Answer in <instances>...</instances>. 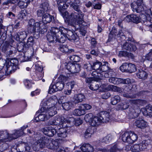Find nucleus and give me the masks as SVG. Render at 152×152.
<instances>
[{
  "label": "nucleus",
  "instance_id": "f257e3e1",
  "mask_svg": "<svg viewBox=\"0 0 152 152\" xmlns=\"http://www.w3.org/2000/svg\"><path fill=\"white\" fill-rule=\"evenodd\" d=\"M66 30L64 27H60L59 28L56 27H53L51 31L48 33L47 37L49 42L54 43L56 41L63 43L66 39V37L61 35L62 32L65 33Z\"/></svg>",
  "mask_w": 152,
  "mask_h": 152
},
{
  "label": "nucleus",
  "instance_id": "f03ea898",
  "mask_svg": "<svg viewBox=\"0 0 152 152\" xmlns=\"http://www.w3.org/2000/svg\"><path fill=\"white\" fill-rule=\"evenodd\" d=\"M18 61L17 59H12L6 63L5 66H4V64L2 66L0 65L1 67V69H2L3 71H5V73H11L14 72L18 68Z\"/></svg>",
  "mask_w": 152,
  "mask_h": 152
},
{
  "label": "nucleus",
  "instance_id": "7ed1b4c3",
  "mask_svg": "<svg viewBox=\"0 0 152 152\" xmlns=\"http://www.w3.org/2000/svg\"><path fill=\"white\" fill-rule=\"evenodd\" d=\"M28 31L31 33H34L36 29H40V23L39 22H35L34 20L31 19L28 21Z\"/></svg>",
  "mask_w": 152,
  "mask_h": 152
},
{
  "label": "nucleus",
  "instance_id": "20e7f679",
  "mask_svg": "<svg viewBox=\"0 0 152 152\" xmlns=\"http://www.w3.org/2000/svg\"><path fill=\"white\" fill-rule=\"evenodd\" d=\"M83 15L82 14L81 12V13H80L77 11L72 12L69 17L70 18H71V20H72L73 22L75 23L77 21L78 24H80L83 21Z\"/></svg>",
  "mask_w": 152,
  "mask_h": 152
},
{
  "label": "nucleus",
  "instance_id": "39448f33",
  "mask_svg": "<svg viewBox=\"0 0 152 152\" xmlns=\"http://www.w3.org/2000/svg\"><path fill=\"white\" fill-rule=\"evenodd\" d=\"M46 110L45 107H41L39 110L41 113L35 117V120L36 121H45L49 118L48 114L45 112Z\"/></svg>",
  "mask_w": 152,
  "mask_h": 152
},
{
  "label": "nucleus",
  "instance_id": "423d86ee",
  "mask_svg": "<svg viewBox=\"0 0 152 152\" xmlns=\"http://www.w3.org/2000/svg\"><path fill=\"white\" fill-rule=\"evenodd\" d=\"M63 117L56 116L53 119L50 120L47 124L48 125H61L63 126H64L65 120Z\"/></svg>",
  "mask_w": 152,
  "mask_h": 152
},
{
  "label": "nucleus",
  "instance_id": "0eeeda50",
  "mask_svg": "<svg viewBox=\"0 0 152 152\" xmlns=\"http://www.w3.org/2000/svg\"><path fill=\"white\" fill-rule=\"evenodd\" d=\"M64 86V83L60 82H57L55 85H51L49 87L48 93L50 94L62 90Z\"/></svg>",
  "mask_w": 152,
  "mask_h": 152
},
{
  "label": "nucleus",
  "instance_id": "6e6552de",
  "mask_svg": "<svg viewBox=\"0 0 152 152\" xmlns=\"http://www.w3.org/2000/svg\"><path fill=\"white\" fill-rule=\"evenodd\" d=\"M66 68L69 71L72 73H78L80 70V66L77 64L68 63L66 65Z\"/></svg>",
  "mask_w": 152,
  "mask_h": 152
},
{
  "label": "nucleus",
  "instance_id": "1a4fd4ad",
  "mask_svg": "<svg viewBox=\"0 0 152 152\" xmlns=\"http://www.w3.org/2000/svg\"><path fill=\"white\" fill-rule=\"evenodd\" d=\"M131 7L134 12L137 13H140L145 10L146 7L144 4H138L135 2H134L131 4Z\"/></svg>",
  "mask_w": 152,
  "mask_h": 152
},
{
  "label": "nucleus",
  "instance_id": "9d476101",
  "mask_svg": "<svg viewBox=\"0 0 152 152\" xmlns=\"http://www.w3.org/2000/svg\"><path fill=\"white\" fill-rule=\"evenodd\" d=\"M64 29L66 30L65 33H64L62 32L61 35H63L66 37L65 41L67 38L70 40H75L76 39L77 36L75 34L74 32L70 30H68L67 29L64 28Z\"/></svg>",
  "mask_w": 152,
  "mask_h": 152
},
{
  "label": "nucleus",
  "instance_id": "9b49d317",
  "mask_svg": "<svg viewBox=\"0 0 152 152\" xmlns=\"http://www.w3.org/2000/svg\"><path fill=\"white\" fill-rule=\"evenodd\" d=\"M43 133L49 137H52L56 134V130L52 126L45 127L43 129Z\"/></svg>",
  "mask_w": 152,
  "mask_h": 152
},
{
  "label": "nucleus",
  "instance_id": "f8f14e48",
  "mask_svg": "<svg viewBox=\"0 0 152 152\" xmlns=\"http://www.w3.org/2000/svg\"><path fill=\"white\" fill-rule=\"evenodd\" d=\"M27 37V33L26 31L20 30L15 34L14 37L18 41H23Z\"/></svg>",
  "mask_w": 152,
  "mask_h": 152
},
{
  "label": "nucleus",
  "instance_id": "ddd939ff",
  "mask_svg": "<svg viewBox=\"0 0 152 152\" xmlns=\"http://www.w3.org/2000/svg\"><path fill=\"white\" fill-rule=\"evenodd\" d=\"M125 20L128 22H132L135 23H138L140 22V18L135 15H127Z\"/></svg>",
  "mask_w": 152,
  "mask_h": 152
},
{
  "label": "nucleus",
  "instance_id": "4468645a",
  "mask_svg": "<svg viewBox=\"0 0 152 152\" xmlns=\"http://www.w3.org/2000/svg\"><path fill=\"white\" fill-rule=\"evenodd\" d=\"M102 121L98 115L97 116H94L90 121V124L93 126H97L102 123Z\"/></svg>",
  "mask_w": 152,
  "mask_h": 152
},
{
  "label": "nucleus",
  "instance_id": "2eb2a0df",
  "mask_svg": "<svg viewBox=\"0 0 152 152\" xmlns=\"http://www.w3.org/2000/svg\"><path fill=\"white\" fill-rule=\"evenodd\" d=\"M99 115L102 122L107 123L108 122L110 119V116L109 112L106 111H101Z\"/></svg>",
  "mask_w": 152,
  "mask_h": 152
},
{
  "label": "nucleus",
  "instance_id": "dca6fc26",
  "mask_svg": "<svg viewBox=\"0 0 152 152\" xmlns=\"http://www.w3.org/2000/svg\"><path fill=\"white\" fill-rule=\"evenodd\" d=\"M122 48V49L125 50L129 51H134L136 49V47L135 45L127 42H126L123 45Z\"/></svg>",
  "mask_w": 152,
  "mask_h": 152
},
{
  "label": "nucleus",
  "instance_id": "f3484780",
  "mask_svg": "<svg viewBox=\"0 0 152 152\" xmlns=\"http://www.w3.org/2000/svg\"><path fill=\"white\" fill-rule=\"evenodd\" d=\"M53 106L51 107H45L46 110L45 112L48 114V116L50 118L51 117H52L56 114L57 112L56 111V108L54 104H52Z\"/></svg>",
  "mask_w": 152,
  "mask_h": 152
},
{
  "label": "nucleus",
  "instance_id": "a211bd4d",
  "mask_svg": "<svg viewBox=\"0 0 152 152\" xmlns=\"http://www.w3.org/2000/svg\"><path fill=\"white\" fill-rule=\"evenodd\" d=\"M134 124L137 127L141 129L145 128L147 125V123L141 118H139L136 121Z\"/></svg>",
  "mask_w": 152,
  "mask_h": 152
},
{
  "label": "nucleus",
  "instance_id": "6ab92c4d",
  "mask_svg": "<svg viewBox=\"0 0 152 152\" xmlns=\"http://www.w3.org/2000/svg\"><path fill=\"white\" fill-rule=\"evenodd\" d=\"M58 8L60 12L62 13L64 10H65L68 7V5L65 4L64 1L61 0H57Z\"/></svg>",
  "mask_w": 152,
  "mask_h": 152
},
{
  "label": "nucleus",
  "instance_id": "aec40b11",
  "mask_svg": "<svg viewBox=\"0 0 152 152\" xmlns=\"http://www.w3.org/2000/svg\"><path fill=\"white\" fill-rule=\"evenodd\" d=\"M146 15H143L142 17L144 22L149 21L152 23V14L151 9H149L146 12Z\"/></svg>",
  "mask_w": 152,
  "mask_h": 152
},
{
  "label": "nucleus",
  "instance_id": "412c9836",
  "mask_svg": "<svg viewBox=\"0 0 152 152\" xmlns=\"http://www.w3.org/2000/svg\"><path fill=\"white\" fill-rule=\"evenodd\" d=\"M17 50L15 47H13L11 45H8V48L5 54L8 57H11L16 52Z\"/></svg>",
  "mask_w": 152,
  "mask_h": 152
},
{
  "label": "nucleus",
  "instance_id": "4be33fe9",
  "mask_svg": "<svg viewBox=\"0 0 152 152\" xmlns=\"http://www.w3.org/2000/svg\"><path fill=\"white\" fill-rule=\"evenodd\" d=\"M3 17L0 15V35L1 34V33H3L2 37L5 38L7 36V28L3 26L2 24L3 22Z\"/></svg>",
  "mask_w": 152,
  "mask_h": 152
},
{
  "label": "nucleus",
  "instance_id": "5701e85b",
  "mask_svg": "<svg viewBox=\"0 0 152 152\" xmlns=\"http://www.w3.org/2000/svg\"><path fill=\"white\" fill-rule=\"evenodd\" d=\"M83 152H92L94 151L93 148L89 144H84L80 147Z\"/></svg>",
  "mask_w": 152,
  "mask_h": 152
},
{
  "label": "nucleus",
  "instance_id": "b1692460",
  "mask_svg": "<svg viewBox=\"0 0 152 152\" xmlns=\"http://www.w3.org/2000/svg\"><path fill=\"white\" fill-rule=\"evenodd\" d=\"M54 19L53 16L50 15L49 13H46L42 17V21L44 24H47L50 23Z\"/></svg>",
  "mask_w": 152,
  "mask_h": 152
},
{
  "label": "nucleus",
  "instance_id": "393cba45",
  "mask_svg": "<svg viewBox=\"0 0 152 152\" xmlns=\"http://www.w3.org/2000/svg\"><path fill=\"white\" fill-rule=\"evenodd\" d=\"M56 133L58 137L64 138L66 137V129L63 128L59 129L56 131Z\"/></svg>",
  "mask_w": 152,
  "mask_h": 152
},
{
  "label": "nucleus",
  "instance_id": "a878e982",
  "mask_svg": "<svg viewBox=\"0 0 152 152\" xmlns=\"http://www.w3.org/2000/svg\"><path fill=\"white\" fill-rule=\"evenodd\" d=\"M85 99L84 95L81 94L75 95L74 97V102L75 104L81 102Z\"/></svg>",
  "mask_w": 152,
  "mask_h": 152
},
{
  "label": "nucleus",
  "instance_id": "bb28decb",
  "mask_svg": "<svg viewBox=\"0 0 152 152\" xmlns=\"http://www.w3.org/2000/svg\"><path fill=\"white\" fill-rule=\"evenodd\" d=\"M31 0H21L18 4V6L21 9L26 8L30 4Z\"/></svg>",
  "mask_w": 152,
  "mask_h": 152
},
{
  "label": "nucleus",
  "instance_id": "cd10ccee",
  "mask_svg": "<svg viewBox=\"0 0 152 152\" xmlns=\"http://www.w3.org/2000/svg\"><path fill=\"white\" fill-rule=\"evenodd\" d=\"M136 75L138 78L144 80L147 78L148 74L142 70H139L138 72L136 73Z\"/></svg>",
  "mask_w": 152,
  "mask_h": 152
},
{
  "label": "nucleus",
  "instance_id": "c85d7f7f",
  "mask_svg": "<svg viewBox=\"0 0 152 152\" xmlns=\"http://www.w3.org/2000/svg\"><path fill=\"white\" fill-rule=\"evenodd\" d=\"M0 137L1 142H5L9 138V133L7 130L0 131Z\"/></svg>",
  "mask_w": 152,
  "mask_h": 152
},
{
  "label": "nucleus",
  "instance_id": "c756f323",
  "mask_svg": "<svg viewBox=\"0 0 152 152\" xmlns=\"http://www.w3.org/2000/svg\"><path fill=\"white\" fill-rule=\"evenodd\" d=\"M129 143L131 144L134 143L137 140L138 138L137 135L134 132H129Z\"/></svg>",
  "mask_w": 152,
  "mask_h": 152
},
{
  "label": "nucleus",
  "instance_id": "7c9ffc66",
  "mask_svg": "<svg viewBox=\"0 0 152 152\" xmlns=\"http://www.w3.org/2000/svg\"><path fill=\"white\" fill-rule=\"evenodd\" d=\"M102 64V63L101 62L99 61L98 60H96L93 62L92 65V69L99 72L101 66Z\"/></svg>",
  "mask_w": 152,
  "mask_h": 152
},
{
  "label": "nucleus",
  "instance_id": "2f4dec72",
  "mask_svg": "<svg viewBox=\"0 0 152 152\" xmlns=\"http://www.w3.org/2000/svg\"><path fill=\"white\" fill-rule=\"evenodd\" d=\"M103 64L101 66V67L99 70V72L102 73L104 72H106L109 69V67L108 66L109 64L107 62H104Z\"/></svg>",
  "mask_w": 152,
  "mask_h": 152
},
{
  "label": "nucleus",
  "instance_id": "473e14b6",
  "mask_svg": "<svg viewBox=\"0 0 152 152\" xmlns=\"http://www.w3.org/2000/svg\"><path fill=\"white\" fill-rule=\"evenodd\" d=\"M58 49L61 52L65 53H69L73 51L72 49H69L68 46L66 45H61L58 48Z\"/></svg>",
  "mask_w": 152,
  "mask_h": 152
},
{
  "label": "nucleus",
  "instance_id": "72a5a7b5",
  "mask_svg": "<svg viewBox=\"0 0 152 152\" xmlns=\"http://www.w3.org/2000/svg\"><path fill=\"white\" fill-rule=\"evenodd\" d=\"M85 113V111L83 109H81V106L79 107V109L75 110L73 112V114L76 116H81L84 115Z\"/></svg>",
  "mask_w": 152,
  "mask_h": 152
},
{
  "label": "nucleus",
  "instance_id": "f704fd0d",
  "mask_svg": "<svg viewBox=\"0 0 152 152\" xmlns=\"http://www.w3.org/2000/svg\"><path fill=\"white\" fill-rule=\"evenodd\" d=\"M149 144V140H143L141 143L139 144L140 148V151H143L146 149Z\"/></svg>",
  "mask_w": 152,
  "mask_h": 152
},
{
  "label": "nucleus",
  "instance_id": "c9c22d12",
  "mask_svg": "<svg viewBox=\"0 0 152 152\" xmlns=\"http://www.w3.org/2000/svg\"><path fill=\"white\" fill-rule=\"evenodd\" d=\"M50 149H55L57 150L59 149V144L57 140H54L52 139L51 143L50 145Z\"/></svg>",
  "mask_w": 152,
  "mask_h": 152
},
{
  "label": "nucleus",
  "instance_id": "e433bc0d",
  "mask_svg": "<svg viewBox=\"0 0 152 152\" xmlns=\"http://www.w3.org/2000/svg\"><path fill=\"white\" fill-rule=\"evenodd\" d=\"M22 134V132L20 130H16L14 134L9 135V137H10L12 139H15L21 136Z\"/></svg>",
  "mask_w": 152,
  "mask_h": 152
},
{
  "label": "nucleus",
  "instance_id": "4c0bfd02",
  "mask_svg": "<svg viewBox=\"0 0 152 152\" xmlns=\"http://www.w3.org/2000/svg\"><path fill=\"white\" fill-rule=\"evenodd\" d=\"M94 129L92 127H89L87 129L85 133V137L86 138H88L91 137V135L93 134Z\"/></svg>",
  "mask_w": 152,
  "mask_h": 152
},
{
  "label": "nucleus",
  "instance_id": "58836bf2",
  "mask_svg": "<svg viewBox=\"0 0 152 152\" xmlns=\"http://www.w3.org/2000/svg\"><path fill=\"white\" fill-rule=\"evenodd\" d=\"M120 101V98L118 95L115 96L111 99V103L113 105H116Z\"/></svg>",
  "mask_w": 152,
  "mask_h": 152
},
{
  "label": "nucleus",
  "instance_id": "ea45409f",
  "mask_svg": "<svg viewBox=\"0 0 152 152\" xmlns=\"http://www.w3.org/2000/svg\"><path fill=\"white\" fill-rule=\"evenodd\" d=\"M34 39L32 37H29L25 45L26 48H28L29 47L32 46L34 44Z\"/></svg>",
  "mask_w": 152,
  "mask_h": 152
},
{
  "label": "nucleus",
  "instance_id": "a19ab883",
  "mask_svg": "<svg viewBox=\"0 0 152 152\" xmlns=\"http://www.w3.org/2000/svg\"><path fill=\"white\" fill-rule=\"evenodd\" d=\"M122 139L124 142H127L129 143V132H126L123 134L122 136Z\"/></svg>",
  "mask_w": 152,
  "mask_h": 152
},
{
  "label": "nucleus",
  "instance_id": "79ce46f5",
  "mask_svg": "<svg viewBox=\"0 0 152 152\" xmlns=\"http://www.w3.org/2000/svg\"><path fill=\"white\" fill-rule=\"evenodd\" d=\"M40 8L47 12L49 8L48 2L47 1H45L41 4L40 6Z\"/></svg>",
  "mask_w": 152,
  "mask_h": 152
},
{
  "label": "nucleus",
  "instance_id": "37998d69",
  "mask_svg": "<svg viewBox=\"0 0 152 152\" xmlns=\"http://www.w3.org/2000/svg\"><path fill=\"white\" fill-rule=\"evenodd\" d=\"M62 106L64 109L68 110L72 107V104L71 102H68L63 103Z\"/></svg>",
  "mask_w": 152,
  "mask_h": 152
},
{
  "label": "nucleus",
  "instance_id": "c03bdc74",
  "mask_svg": "<svg viewBox=\"0 0 152 152\" xmlns=\"http://www.w3.org/2000/svg\"><path fill=\"white\" fill-rule=\"evenodd\" d=\"M129 64L127 63H124L120 67V69L122 72H128Z\"/></svg>",
  "mask_w": 152,
  "mask_h": 152
},
{
  "label": "nucleus",
  "instance_id": "a18cd8bd",
  "mask_svg": "<svg viewBox=\"0 0 152 152\" xmlns=\"http://www.w3.org/2000/svg\"><path fill=\"white\" fill-rule=\"evenodd\" d=\"M26 44L24 42L19 43L17 46V50L19 52H23L24 51Z\"/></svg>",
  "mask_w": 152,
  "mask_h": 152
},
{
  "label": "nucleus",
  "instance_id": "49530a36",
  "mask_svg": "<svg viewBox=\"0 0 152 152\" xmlns=\"http://www.w3.org/2000/svg\"><path fill=\"white\" fill-rule=\"evenodd\" d=\"M129 66L128 72L132 73L136 71V67L134 64H129Z\"/></svg>",
  "mask_w": 152,
  "mask_h": 152
},
{
  "label": "nucleus",
  "instance_id": "de8ad7c7",
  "mask_svg": "<svg viewBox=\"0 0 152 152\" xmlns=\"http://www.w3.org/2000/svg\"><path fill=\"white\" fill-rule=\"evenodd\" d=\"M130 149L132 152L140 151V148L139 144H135L131 146Z\"/></svg>",
  "mask_w": 152,
  "mask_h": 152
},
{
  "label": "nucleus",
  "instance_id": "09e8293b",
  "mask_svg": "<svg viewBox=\"0 0 152 152\" xmlns=\"http://www.w3.org/2000/svg\"><path fill=\"white\" fill-rule=\"evenodd\" d=\"M99 88V86L98 84L95 82L92 83L89 86V88L92 90L96 91L98 90Z\"/></svg>",
  "mask_w": 152,
  "mask_h": 152
},
{
  "label": "nucleus",
  "instance_id": "8fccbe9b",
  "mask_svg": "<svg viewBox=\"0 0 152 152\" xmlns=\"http://www.w3.org/2000/svg\"><path fill=\"white\" fill-rule=\"evenodd\" d=\"M110 152H119L120 149L116 144H114L111 147L110 149Z\"/></svg>",
  "mask_w": 152,
  "mask_h": 152
},
{
  "label": "nucleus",
  "instance_id": "3c124183",
  "mask_svg": "<svg viewBox=\"0 0 152 152\" xmlns=\"http://www.w3.org/2000/svg\"><path fill=\"white\" fill-rule=\"evenodd\" d=\"M35 69L36 70L39 72L42 71L43 68L42 67L40 61H39L37 62L35 64Z\"/></svg>",
  "mask_w": 152,
  "mask_h": 152
},
{
  "label": "nucleus",
  "instance_id": "603ef678",
  "mask_svg": "<svg viewBox=\"0 0 152 152\" xmlns=\"http://www.w3.org/2000/svg\"><path fill=\"white\" fill-rule=\"evenodd\" d=\"M104 77L106 78H110V77L113 74V71L112 69H109V70H107L106 72L104 73Z\"/></svg>",
  "mask_w": 152,
  "mask_h": 152
},
{
  "label": "nucleus",
  "instance_id": "864d4df0",
  "mask_svg": "<svg viewBox=\"0 0 152 152\" xmlns=\"http://www.w3.org/2000/svg\"><path fill=\"white\" fill-rule=\"evenodd\" d=\"M83 67L84 68L86 69L87 71H91L92 69V65L89 62L86 63L84 64Z\"/></svg>",
  "mask_w": 152,
  "mask_h": 152
},
{
  "label": "nucleus",
  "instance_id": "5fc2aeb1",
  "mask_svg": "<svg viewBox=\"0 0 152 152\" xmlns=\"http://www.w3.org/2000/svg\"><path fill=\"white\" fill-rule=\"evenodd\" d=\"M112 136L110 134H108L106 137H104L102 140V142L108 143L112 139Z\"/></svg>",
  "mask_w": 152,
  "mask_h": 152
},
{
  "label": "nucleus",
  "instance_id": "6e6d98bb",
  "mask_svg": "<svg viewBox=\"0 0 152 152\" xmlns=\"http://www.w3.org/2000/svg\"><path fill=\"white\" fill-rule=\"evenodd\" d=\"M46 13H47V12L45 11L44 10L40 8V9L37 11V14L38 16H42L43 17V16L45 15V14H46Z\"/></svg>",
  "mask_w": 152,
  "mask_h": 152
},
{
  "label": "nucleus",
  "instance_id": "4d7b16f0",
  "mask_svg": "<svg viewBox=\"0 0 152 152\" xmlns=\"http://www.w3.org/2000/svg\"><path fill=\"white\" fill-rule=\"evenodd\" d=\"M69 58L73 62H77L80 61V57L76 55H72Z\"/></svg>",
  "mask_w": 152,
  "mask_h": 152
},
{
  "label": "nucleus",
  "instance_id": "13d9d810",
  "mask_svg": "<svg viewBox=\"0 0 152 152\" xmlns=\"http://www.w3.org/2000/svg\"><path fill=\"white\" fill-rule=\"evenodd\" d=\"M93 117L92 113H89L85 115L84 119L86 122L88 121L90 124V121Z\"/></svg>",
  "mask_w": 152,
  "mask_h": 152
},
{
  "label": "nucleus",
  "instance_id": "bf43d9fd",
  "mask_svg": "<svg viewBox=\"0 0 152 152\" xmlns=\"http://www.w3.org/2000/svg\"><path fill=\"white\" fill-rule=\"evenodd\" d=\"M118 107L121 109H127L129 107V105L126 102L121 103L118 105Z\"/></svg>",
  "mask_w": 152,
  "mask_h": 152
},
{
  "label": "nucleus",
  "instance_id": "052dcab7",
  "mask_svg": "<svg viewBox=\"0 0 152 152\" xmlns=\"http://www.w3.org/2000/svg\"><path fill=\"white\" fill-rule=\"evenodd\" d=\"M68 79V78L67 77L61 75L58 77V82L64 83V82H66Z\"/></svg>",
  "mask_w": 152,
  "mask_h": 152
},
{
  "label": "nucleus",
  "instance_id": "680f3d73",
  "mask_svg": "<svg viewBox=\"0 0 152 152\" xmlns=\"http://www.w3.org/2000/svg\"><path fill=\"white\" fill-rule=\"evenodd\" d=\"M117 37L118 38V39H120L121 38H122L124 39H126L125 36L122 30H120L118 32V34L117 35Z\"/></svg>",
  "mask_w": 152,
  "mask_h": 152
},
{
  "label": "nucleus",
  "instance_id": "e2e57ef3",
  "mask_svg": "<svg viewBox=\"0 0 152 152\" xmlns=\"http://www.w3.org/2000/svg\"><path fill=\"white\" fill-rule=\"evenodd\" d=\"M45 140L46 142L45 146L47 148L50 149V144L51 143L52 139H49L47 137H46Z\"/></svg>",
  "mask_w": 152,
  "mask_h": 152
},
{
  "label": "nucleus",
  "instance_id": "0e129e2a",
  "mask_svg": "<svg viewBox=\"0 0 152 152\" xmlns=\"http://www.w3.org/2000/svg\"><path fill=\"white\" fill-rule=\"evenodd\" d=\"M134 82V81L133 80H130L129 78H127L126 79H123V82L122 83L125 84H131Z\"/></svg>",
  "mask_w": 152,
  "mask_h": 152
},
{
  "label": "nucleus",
  "instance_id": "69168bd1",
  "mask_svg": "<svg viewBox=\"0 0 152 152\" xmlns=\"http://www.w3.org/2000/svg\"><path fill=\"white\" fill-rule=\"evenodd\" d=\"M81 107V108L83 109L84 110H90L92 107L91 106L88 104H83Z\"/></svg>",
  "mask_w": 152,
  "mask_h": 152
},
{
  "label": "nucleus",
  "instance_id": "338daca9",
  "mask_svg": "<svg viewBox=\"0 0 152 152\" xmlns=\"http://www.w3.org/2000/svg\"><path fill=\"white\" fill-rule=\"evenodd\" d=\"M115 35L116 34H113L112 33H110L109 35L107 42H110L115 40Z\"/></svg>",
  "mask_w": 152,
  "mask_h": 152
},
{
  "label": "nucleus",
  "instance_id": "774afa93",
  "mask_svg": "<svg viewBox=\"0 0 152 152\" xmlns=\"http://www.w3.org/2000/svg\"><path fill=\"white\" fill-rule=\"evenodd\" d=\"M56 97L55 96H53L49 98L46 102V103H45V104H44L45 106L48 105V104L50 102L51 103H53V99H56Z\"/></svg>",
  "mask_w": 152,
  "mask_h": 152
}]
</instances>
